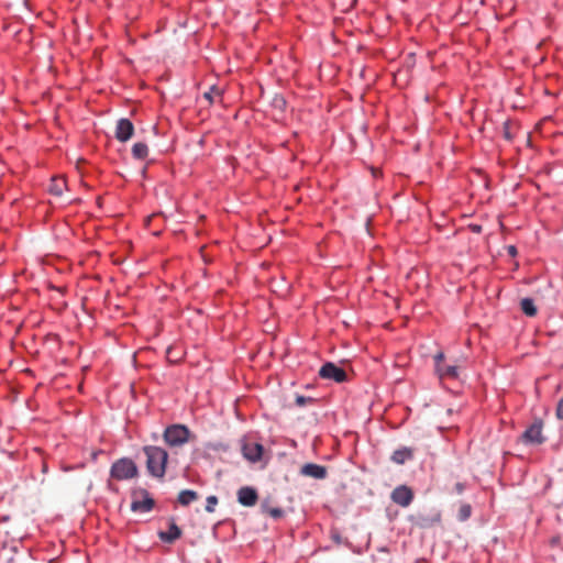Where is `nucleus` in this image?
Returning a JSON list of instances; mask_svg holds the SVG:
<instances>
[{
	"label": "nucleus",
	"instance_id": "393cba45",
	"mask_svg": "<svg viewBox=\"0 0 563 563\" xmlns=\"http://www.w3.org/2000/svg\"><path fill=\"white\" fill-rule=\"evenodd\" d=\"M555 415H556L558 419L563 420V397L560 399V401L556 406Z\"/></svg>",
	"mask_w": 563,
	"mask_h": 563
},
{
	"label": "nucleus",
	"instance_id": "dca6fc26",
	"mask_svg": "<svg viewBox=\"0 0 563 563\" xmlns=\"http://www.w3.org/2000/svg\"><path fill=\"white\" fill-rule=\"evenodd\" d=\"M148 154V147L143 142H137L132 146V155L136 159H144Z\"/></svg>",
	"mask_w": 563,
	"mask_h": 563
},
{
	"label": "nucleus",
	"instance_id": "f3484780",
	"mask_svg": "<svg viewBox=\"0 0 563 563\" xmlns=\"http://www.w3.org/2000/svg\"><path fill=\"white\" fill-rule=\"evenodd\" d=\"M440 378H456L457 377V367L453 365H448L442 367H438L437 371Z\"/></svg>",
	"mask_w": 563,
	"mask_h": 563
},
{
	"label": "nucleus",
	"instance_id": "4be33fe9",
	"mask_svg": "<svg viewBox=\"0 0 563 563\" xmlns=\"http://www.w3.org/2000/svg\"><path fill=\"white\" fill-rule=\"evenodd\" d=\"M314 401L313 398L311 397H305V396H301V395H298L296 396V399H295V402L298 407H302L307 404H312Z\"/></svg>",
	"mask_w": 563,
	"mask_h": 563
},
{
	"label": "nucleus",
	"instance_id": "6e6552de",
	"mask_svg": "<svg viewBox=\"0 0 563 563\" xmlns=\"http://www.w3.org/2000/svg\"><path fill=\"white\" fill-rule=\"evenodd\" d=\"M263 451H264V448L260 443L245 442L242 445L243 456L252 463L258 462L262 459Z\"/></svg>",
	"mask_w": 563,
	"mask_h": 563
},
{
	"label": "nucleus",
	"instance_id": "412c9836",
	"mask_svg": "<svg viewBox=\"0 0 563 563\" xmlns=\"http://www.w3.org/2000/svg\"><path fill=\"white\" fill-rule=\"evenodd\" d=\"M273 106H274L276 109H278V110L283 111V110H285V107H286V100L284 99V97H283V96H278V95H276V96L273 98Z\"/></svg>",
	"mask_w": 563,
	"mask_h": 563
},
{
	"label": "nucleus",
	"instance_id": "4468645a",
	"mask_svg": "<svg viewBox=\"0 0 563 563\" xmlns=\"http://www.w3.org/2000/svg\"><path fill=\"white\" fill-rule=\"evenodd\" d=\"M413 456L412 450L408 448H401L396 450L391 455V461L396 464H404L405 462L411 460Z\"/></svg>",
	"mask_w": 563,
	"mask_h": 563
},
{
	"label": "nucleus",
	"instance_id": "f8f14e48",
	"mask_svg": "<svg viewBox=\"0 0 563 563\" xmlns=\"http://www.w3.org/2000/svg\"><path fill=\"white\" fill-rule=\"evenodd\" d=\"M181 536L180 528L174 522L170 521L168 531L158 532V537L162 541L167 543H173Z\"/></svg>",
	"mask_w": 563,
	"mask_h": 563
},
{
	"label": "nucleus",
	"instance_id": "f257e3e1",
	"mask_svg": "<svg viewBox=\"0 0 563 563\" xmlns=\"http://www.w3.org/2000/svg\"><path fill=\"white\" fill-rule=\"evenodd\" d=\"M143 451L146 456V468L148 473L154 477H164L168 459L167 452L154 445L144 446Z\"/></svg>",
	"mask_w": 563,
	"mask_h": 563
},
{
	"label": "nucleus",
	"instance_id": "a211bd4d",
	"mask_svg": "<svg viewBox=\"0 0 563 563\" xmlns=\"http://www.w3.org/2000/svg\"><path fill=\"white\" fill-rule=\"evenodd\" d=\"M521 310L528 317H534L537 314V307L534 306V302L530 298H523L520 301Z\"/></svg>",
	"mask_w": 563,
	"mask_h": 563
},
{
	"label": "nucleus",
	"instance_id": "39448f33",
	"mask_svg": "<svg viewBox=\"0 0 563 563\" xmlns=\"http://www.w3.org/2000/svg\"><path fill=\"white\" fill-rule=\"evenodd\" d=\"M319 376L323 379H332L336 383H343L346 380V373L342 367H339L334 363L328 362L319 371Z\"/></svg>",
	"mask_w": 563,
	"mask_h": 563
},
{
	"label": "nucleus",
	"instance_id": "9d476101",
	"mask_svg": "<svg viewBox=\"0 0 563 563\" xmlns=\"http://www.w3.org/2000/svg\"><path fill=\"white\" fill-rule=\"evenodd\" d=\"M258 499L257 492L249 486L242 487L238 492V500L241 505L252 507Z\"/></svg>",
	"mask_w": 563,
	"mask_h": 563
},
{
	"label": "nucleus",
	"instance_id": "a878e982",
	"mask_svg": "<svg viewBox=\"0 0 563 563\" xmlns=\"http://www.w3.org/2000/svg\"><path fill=\"white\" fill-rule=\"evenodd\" d=\"M444 360V354L442 352L438 353L435 356H434V362H435V371H438V367H442V362Z\"/></svg>",
	"mask_w": 563,
	"mask_h": 563
},
{
	"label": "nucleus",
	"instance_id": "423d86ee",
	"mask_svg": "<svg viewBox=\"0 0 563 563\" xmlns=\"http://www.w3.org/2000/svg\"><path fill=\"white\" fill-rule=\"evenodd\" d=\"M543 423L541 420H536L523 433L522 440L528 444H541L545 438L542 433Z\"/></svg>",
	"mask_w": 563,
	"mask_h": 563
},
{
	"label": "nucleus",
	"instance_id": "cd10ccee",
	"mask_svg": "<svg viewBox=\"0 0 563 563\" xmlns=\"http://www.w3.org/2000/svg\"><path fill=\"white\" fill-rule=\"evenodd\" d=\"M508 252H509V254H510V255H512V256H515V255L517 254V250H516V247H515V246H512V245L508 247Z\"/></svg>",
	"mask_w": 563,
	"mask_h": 563
},
{
	"label": "nucleus",
	"instance_id": "1a4fd4ad",
	"mask_svg": "<svg viewBox=\"0 0 563 563\" xmlns=\"http://www.w3.org/2000/svg\"><path fill=\"white\" fill-rule=\"evenodd\" d=\"M134 133V126L133 123L129 119H120L117 122L115 128V137L120 142H126L129 141Z\"/></svg>",
	"mask_w": 563,
	"mask_h": 563
},
{
	"label": "nucleus",
	"instance_id": "5701e85b",
	"mask_svg": "<svg viewBox=\"0 0 563 563\" xmlns=\"http://www.w3.org/2000/svg\"><path fill=\"white\" fill-rule=\"evenodd\" d=\"M218 504V498L216 496H209L207 498V504H206V511L208 512H213L214 511V507L216 505Z\"/></svg>",
	"mask_w": 563,
	"mask_h": 563
},
{
	"label": "nucleus",
	"instance_id": "f03ea898",
	"mask_svg": "<svg viewBox=\"0 0 563 563\" xmlns=\"http://www.w3.org/2000/svg\"><path fill=\"white\" fill-rule=\"evenodd\" d=\"M139 475V468L136 464L128 457L115 461L110 470L111 478L117 481L132 479Z\"/></svg>",
	"mask_w": 563,
	"mask_h": 563
},
{
	"label": "nucleus",
	"instance_id": "ddd939ff",
	"mask_svg": "<svg viewBox=\"0 0 563 563\" xmlns=\"http://www.w3.org/2000/svg\"><path fill=\"white\" fill-rule=\"evenodd\" d=\"M67 189V181L64 177H53L48 186V191L57 197H60Z\"/></svg>",
	"mask_w": 563,
	"mask_h": 563
},
{
	"label": "nucleus",
	"instance_id": "7ed1b4c3",
	"mask_svg": "<svg viewBox=\"0 0 563 563\" xmlns=\"http://www.w3.org/2000/svg\"><path fill=\"white\" fill-rule=\"evenodd\" d=\"M190 431L183 424H173L164 432V440L170 446H180L188 442Z\"/></svg>",
	"mask_w": 563,
	"mask_h": 563
},
{
	"label": "nucleus",
	"instance_id": "aec40b11",
	"mask_svg": "<svg viewBox=\"0 0 563 563\" xmlns=\"http://www.w3.org/2000/svg\"><path fill=\"white\" fill-rule=\"evenodd\" d=\"M472 507L468 504H462L459 508V519L465 521L471 517Z\"/></svg>",
	"mask_w": 563,
	"mask_h": 563
},
{
	"label": "nucleus",
	"instance_id": "c85d7f7f",
	"mask_svg": "<svg viewBox=\"0 0 563 563\" xmlns=\"http://www.w3.org/2000/svg\"><path fill=\"white\" fill-rule=\"evenodd\" d=\"M505 136H506L507 139H510V134H509V132H507V131H506V132H505Z\"/></svg>",
	"mask_w": 563,
	"mask_h": 563
},
{
	"label": "nucleus",
	"instance_id": "0eeeda50",
	"mask_svg": "<svg viewBox=\"0 0 563 563\" xmlns=\"http://www.w3.org/2000/svg\"><path fill=\"white\" fill-rule=\"evenodd\" d=\"M390 497L395 504H397L401 507H408L413 499V493L408 486L401 485V486L396 487L391 492Z\"/></svg>",
	"mask_w": 563,
	"mask_h": 563
},
{
	"label": "nucleus",
	"instance_id": "bb28decb",
	"mask_svg": "<svg viewBox=\"0 0 563 563\" xmlns=\"http://www.w3.org/2000/svg\"><path fill=\"white\" fill-rule=\"evenodd\" d=\"M455 492H456L457 494H462V493L464 492V484H462V483H456V484H455Z\"/></svg>",
	"mask_w": 563,
	"mask_h": 563
},
{
	"label": "nucleus",
	"instance_id": "2eb2a0df",
	"mask_svg": "<svg viewBox=\"0 0 563 563\" xmlns=\"http://www.w3.org/2000/svg\"><path fill=\"white\" fill-rule=\"evenodd\" d=\"M198 499V494L195 490L185 489L178 494V503L181 506H188Z\"/></svg>",
	"mask_w": 563,
	"mask_h": 563
},
{
	"label": "nucleus",
	"instance_id": "9b49d317",
	"mask_svg": "<svg viewBox=\"0 0 563 563\" xmlns=\"http://www.w3.org/2000/svg\"><path fill=\"white\" fill-rule=\"evenodd\" d=\"M300 473L308 477L323 479L327 476V468L319 464L307 463L301 467Z\"/></svg>",
	"mask_w": 563,
	"mask_h": 563
},
{
	"label": "nucleus",
	"instance_id": "20e7f679",
	"mask_svg": "<svg viewBox=\"0 0 563 563\" xmlns=\"http://www.w3.org/2000/svg\"><path fill=\"white\" fill-rule=\"evenodd\" d=\"M154 507V499L145 489H136L132 493L131 509L135 512H147Z\"/></svg>",
	"mask_w": 563,
	"mask_h": 563
},
{
	"label": "nucleus",
	"instance_id": "6ab92c4d",
	"mask_svg": "<svg viewBox=\"0 0 563 563\" xmlns=\"http://www.w3.org/2000/svg\"><path fill=\"white\" fill-rule=\"evenodd\" d=\"M222 96V91L216 86L210 87L208 91L203 93V97L209 100L211 103L216 101H220Z\"/></svg>",
	"mask_w": 563,
	"mask_h": 563
},
{
	"label": "nucleus",
	"instance_id": "b1692460",
	"mask_svg": "<svg viewBox=\"0 0 563 563\" xmlns=\"http://www.w3.org/2000/svg\"><path fill=\"white\" fill-rule=\"evenodd\" d=\"M266 512L275 519L283 517L284 515V511L280 508H268Z\"/></svg>",
	"mask_w": 563,
	"mask_h": 563
}]
</instances>
